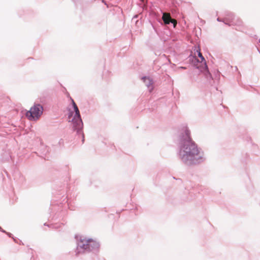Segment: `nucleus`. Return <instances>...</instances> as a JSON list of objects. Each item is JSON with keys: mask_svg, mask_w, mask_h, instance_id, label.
<instances>
[{"mask_svg": "<svg viewBox=\"0 0 260 260\" xmlns=\"http://www.w3.org/2000/svg\"><path fill=\"white\" fill-rule=\"evenodd\" d=\"M199 59H197L198 62H200L201 63L205 64V60L203 56L200 51H199L198 53Z\"/></svg>", "mask_w": 260, "mask_h": 260, "instance_id": "nucleus-7", "label": "nucleus"}, {"mask_svg": "<svg viewBox=\"0 0 260 260\" xmlns=\"http://www.w3.org/2000/svg\"><path fill=\"white\" fill-rule=\"evenodd\" d=\"M162 19L165 24H169L171 22L172 18L171 17L170 13H164L163 14Z\"/></svg>", "mask_w": 260, "mask_h": 260, "instance_id": "nucleus-5", "label": "nucleus"}, {"mask_svg": "<svg viewBox=\"0 0 260 260\" xmlns=\"http://www.w3.org/2000/svg\"><path fill=\"white\" fill-rule=\"evenodd\" d=\"M186 137L180 150V156L182 160L186 164H191L200 153L199 149L190 138V133L188 129L185 131Z\"/></svg>", "mask_w": 260, "mask_h": 260, "instance_id": "nucleus-1", "label": "nucleus"}, {"mask_svg": "<svg viewBox=\"0 0 260 260\" xmlns=\"http://www.w3.org/2000/svg\"><path fill=\"white\" fill-rule=\"evenodd\" d=\"M43 111V107L42 105L35 104L26 112L25 115L29 120H37L40 117Z\"/></svg>", "mask_w": 260, "mask_h": 260, "instance_id": "nucleus-2", "label": "nucleus"}, {"mask_svg": "<svg viewBox=\"0 0 260 260\" xmlns=\"http://www.w3.org/2000/svg\"><path fill=\"white\" fill-rule=\"evenodd\" d=\"M75 115L72 119L73 127L77 129H80L82 127L83 123L81 120L80 112L78 107L74 109Z\"/></svg>", "mask_w": 260, "mask_h": 260, "instance_id": "nucleus-3", "label": "nucleus"}, {"mask_svg": "<svg viewBox=\"0 0 260 260\" xmlns=\"http://www.w3.org/2000/svg\"><path fill=\"white\" fill-rule=\"evenodd\" d=\"M89 246L90 247V249L89 250H91L94 249L98 248L99 247V244L95 240L90 239V243H89Z\"/></svg>", "mask_w": 260, "mask_h": 260, "instance_id": "nucleus-6", "label": "nucleus"}, {"mask_svg": "<svg viewBox=\"0 0 260 260\" xmlns=\"http://www.w3.org/2000/svg\"><path fill=\"white\" fill-rule=\"evenodd\" d=\"M71 116H72V115H69V119H70V118H71Z\"/></svg>", "mask_w": 260, "mask_h": 260, "instance_id": "nucleus-11", "label": "nucleus"}, {"mask_svg": "<svg viewBox=\"0 0 260 260\" xmlns=\"http://www.w3.org/2000/svg\"><path fill=\"white\" fill-rule=\"evenodd\" d=\"M144 82L148 87H149L152 85V81L149 78L144 77L143 78Z\"/></svg>", "mask_w": 260, "mask_h": 260, "instance_id": "nucleus-8", "label": "nucleus"}, {"mask_svg": "<svg viewBox=\"0 0 260 260\" xmlns=\"http://www.w3.org/2000/svg\"><path fill=\"white\" fill-rule=\"evenodd\" d=\"M71 99L72 103V105L73 106V108L74 109V108H77V106L76 104L75 103V102H74V101L73 100V99H72V98Z\"/></svg>", "mask_w": 260, "mask_h": 260, "instance_id": "nucleus-10", "label": "nucleus"}, {"mask_svg": "<svg viewBox=\"0 0 260 260\" xmlns=\"http://www.w3.org/2000/svg\"><path fill=\"white\" fill-rule=\"evenodd\" d=\"M90 239H81V240L79 242V246L80 247H81L82 248L85 249V250L90 249V247L89 246Z\"/></svg>", "mask_w": 260, "mask_h": 260, "instance_id": "nucleus-4", "label": "nucleus"}, {"mask_svg": "<svg viewBox=\"0 0 260 260\" xmlns=\"http://www.w3.org/2000/svg\"><path fill=\"white\" fill-rule=\"evenodd\" d=\"M170 22L173 23L174 27L176 26L177 24V21L175 19H172Z\"/></svg>", "mask_w": 260, "mask_h": 260, "instance_id": "nucleus-9", "label": "nucleus"}]
</instances>
